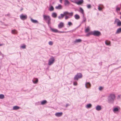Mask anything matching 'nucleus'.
I'll return each instance as SVG.
<instances>
[{
    "label": "nucleus",
    "mask_w": 121,
    "mask_h": 121,
    "mask_svg": "<svg viewBox=\"0 0 121 121\" xmlns=\"http://www.w3.org/2000/svg\"><path fill=\"white\" fill-rule=\"evenodd\" d=\"M115 98V94L112 93L110 94L108 98V103L110 104L113 103Z\"/></svg>",
    "instance_id": "nucleus-1"
},
{
    "label": "nucleus",
    "mask_w": 121,
    "mask_h": 121,
    "mask_svg": "<svg viewBox=\"0 0 121 121\" xmlns=\"http://www.w3.org/2000/svg\"><path fill=\"white\" fill-rule=\"evenodd\" d=\"M91 34L96 36H99L101 35L100 32L98 31L94 30L91 33Z\"/></svg>",
    "instance_id": "nucleus-2"
},
{
    "label": "nucleus",
    "mask_w": 121,
    "mask_h": 121,
    "mask_svg": "<svg viewBox=\"0 0 121 121\" xmlns=\"http://www.w3.org/2000/svg\"><path fill=\"white\" fill-rule=\"evenodd\" d=\"M55 60V59L53 57L51 58L48 60V64L49 65H50L52 64Z\"/></svg>",
    "instance_id": "nucleus-3"
},
{
    "label": "nucleus",
    "mask_w": 121,
    "mask_h": 121,
    "mask_svg": "<svg viewBox=\"0 0 121 121\" xmlns=\"http://www.w3.org/2000/svg\"><path fill=\"white\" fill-rule=\"evenodd\" d=\"M43 17L44 20L46 21V22L51 19L50 17L48 15H43Z\"/></svg>",
    "instance_id": "nucleus-4"
},
{
    "label": "nucleus",
    "mask_w": 121,
    "mask_h": 121,
    "mask_svg": "<svg viewBox=\"0 0 121 121\" xmlns=\"http://www.w3.org/2000/svg\"><path fill=\"white\" fill-rule=\"evenodd\" d=\"M117 22V26H121V22L118 19H115L114 22V23Z\"/></svg>",
    "instance_id": "nucleus-5"
},
{
    "label": "nucleus",
    "mask_w": 121,
    "mask_h": 121,
    "mask_svg": "<svg viewBox=\"0 0 121 121\" xmlns=\"http://www.w3.org/2000/svg\"><path fill=\"white\" fill-rule=\"evenodd\" d=\"M20 19L23 20L26 19L27 18V16L26 15H24L22 14L20 15Z\"/></svg>",
    "instance_id": "nucleus-6"
},
{
    "label": "nucleus",
    "mask_w": 121,
    "mask_h": 121,
    "mask_svg": "<svg viewBox=\"0 0 121 121\" xmlns=\"http://www.w3.org/2000/svg\"><path fill=\"white\" fill-rule=\"evenodd\" d=\"M83 2V0H76V4L78 5H80L82 4Z\"/></svg>",
    "instance_id": "nucleus-7"
},
{
    "label": "nucleus",
    "mask_w": 121,
    "mask_h": 121,
    "mask_svg": "<svg viewBox=\"0 0 121 121\" xmlns=\"http://www.w3.org/2000/svg\"><path fill=\"white\" fill-rule=\"evenodd\" d=\"M58 27L59 29H61L63 27H64V23L62 22H61L58 25Z\"/></svg>",
    "instance_id": "nucleus-8"
},
{
    "label": "nucleus",
    "mask_w": 121,
    "mask_h": 121,
    "mask_svg": "<svg viewBox=\"0 0 121 121\" xmlns=\"http://www.w3.org/2000/svg\"><path fill=\"white\" fill-rule=\"evenodd\" d=\"M70 4V2L68 0H65L64 4L65 6H68Z\"/></svg>",
    "instance_id": "nucleus-9"
},
{
    "label": "nucleus",
    "mask_w": 121,
    "mask_h": 121,
    "mask_svg": "<svg viewBox=\"0 0 121 121\" xmlns=\"http://www.w3.org/2000/svg\"><path fill=\"white\" fill-rule=\"evenodd\" d=\"M33 83L34 84H37L38 81V78H34L32 80Z\"/></svg>",
    "instance_id": "nucleus-10"
},
{
    "label": "nucleus",
    "mask_w": 121,
    "mask_h": 121,
    "mask_svg": "<svg viewBox=\"0 0 121 121\" xmlns=\"http://www.w3.org/2000/svg\"><path fill=\"white\" fill-rule=\"evenodd\" d=\"M62 112H57L55 114V115L57 117H60L62 115Z\"/></svg>",
    "instance_id": "nucleus-11"
},
{
    "label": "nucleus",
    "mask_w": 121,
    "mask_h": 121,
    "mask_svg": "<svg viewBox=\"0 0 121 121\" xmlns=\"http://www.w3.org/2000/svg\"><path fill=\"white\" fill-rule=\"evenodd\" d=\"M86 87L87 88H89L91 86V84L89 82H86L85 84Z\"/></svg>",
    "instance_id": "nucleus-12"
},
{
    "label": "nucleus",
    "mask_w": 121,
    "mask_h": 121,
    "mask_svg": "<svg viewBox=\"0 0 121 121\" xmlns=\"http://www.w3.org/2000/svg\"><path fill=\"white\" fill-rule=\"evenodd\" d=\"M103 5L102 4H100L98 6V9L99 11L102 10L103 8Z\"/></svg>",
    "instance_id": "nucleus-13"
},
{
    "label": "nucleus",
    "mask_w": 121,
    "mask_h": 121,
    "mask_svg": "<svg viewBox=\"0 0 121 121\" xmlns=\"http://www.w3.org/2000/svg\"><path fill=\"white\" fill-rule=\"evenodd\" d=\"M50 28L52 31L53 32L55 33H57V32H58V30L57 29L52 28L50 26Z\"/></svg>",
    "instance_id": "nucleus-14"
},
{
    "label": "nucleus",
    "mask_w": 121,
    "mask_h": 121,
    "mask_svg": "<svg viewBox=\"0 0 121 121\" xmlns=\"http://www.w3.org/2000/svg\"><path fill=\"white\" fill-rule=\"evenodd\" d=\"M105 44L107 45L111 46V42L108 40H106L105 42Z\"/></svg>",
    "instance_id": "nucleus-15"
},
{
    "label": "nucleus",
    "mask_w": 121,
    "mask_h": 121,
    "mask_svg": "<svg viewBox=\"0 0 121 121\" xmlns=\"http://www.w3.org/2000/svg\"><path fill=\"white\" fill-rule=\"evenodd\" d=\"M78 11L80 13H81L82 14H83L84 13V11L83 9L81 7H80L79 8V10Z\"/></svg>",
    "instance_id": "nucleus-16"
},
{
    "label": "nucleus",
    "mask_w": 121,
    "mask_h": 121,
    "mask_svg": "<svg viewBox=\"0 0 121 121\" xmlns=\"http://www.w3.org/2000/svg\"><path fill=\"white\" fill-rule=\"evenodd\" d=\"M101 108L100 105H97L96 107V109L97 111H99L101 110Z\"/></svg>",
    "instance_id": "nucleus-17"
},
{
    "label": "nucleus",
    "mask_w": 121,
    "mask_h": 121,
    "mask_svg": "<svg viewBox=\"0 0 121 121\" xmlns=\"http://www.w3.org/2000/svg\"><path fill=\"white\" fill-rule=\"evenodd\" d=\"M55 8L56 9H60L62 8V7L61 5L60 4L58 6H56L55 7Z\"/></svg>",
    "instance_id": "nucleus-18"
},
{
    "label": "nucleus",
    "mask_w": 121,
    "mask_h": 121,
    "mask_svg": "<svg viewBox=\"0 0 121 121\" xmlns=\"http://www.w3.org/2000/svg\"><path fill=\"white\" fill-rule=\"evenodd\" d=\"M121 33V28L118 29L115 33L116 34H119Z\"/></svg>",
    "instance_id": "nucleus-19"
},
{
    "label": "nucleus",
    "mask_w": 121,
    "mask_h": 121,
    "mask_svg": "<svg viewBox=\"0 0 121 121\" xmlns=\"http://www.w3.org/2000/svg\"><path fill=\"white\" fill-rule=\"evenodd\" d=\"M82 76H75L74 79L75 80H78L79 78H82Z\"/></svg>",
    "instance_id": "nucleus-20"
},
{
    "label": "nucleus",
    "mask_w": 121,
    "mask_h": 121,
    "mask_svg": "<svg viewBox=\"0 0 121 121\" xmlns=\"http://www.w3.org/2000/svg\"><path fill=\"white\" fill-rule=\"evenodd\" d=\"M20 108V107L17 106H14L13 108V110H17V109H19Z\"/></svg>",
    "instance_id": "nucleus-21"
},
{
    "label": "nucleus",
    "mask_w": 121,
    "mask_h": 121,
    "mask_svg": "<svg viewBox=\"0 0 121 121\" xmlns=\"http://www.w3.org/2000/svg\"><path fill=\"white\" fill-rule=\"evenodd\" d=\"M30 20L31 22L34 23H38V22L36 20H35L33 19L32 18H30Z\"/></svg>",
    "instance_id": "nucleus-22"
},
{
    "label": "nucleus",
    "mask_w": 121,
    "mask_h": 121,
    "mask_svg": "<svg viewBox=\"0 0 121 121\" xmlns=\"http://www.w3.org/2000/svg\"><path fill=\"white\" fill-rule=\"evenodd\" d=\"M47 103V102L46 100H44L41 101V105H43Z\"/></svg>",
    "instance_id": "nucleus-23"
},
{
    "label": "nucleus",
    "mask_w": 121,
    "mask_h": 121,
    "mask_svg": "<svg viewBox=\"0 0 121 121\" xmlns=\"http://www.w3.org/2000/svg\"><path fill=\"white\" fill-rule=\"evenodd\" d=\"M74 17L75 19L76 20H78L80 18V17L79 15L77 14H76L75 15Z\"/></svg>",
    "instance_id": "nucleus-24"
},
{
    "label": "nucleus",
    "mask_w": 121,
    "mask_h": 121,
    "mask_svg": "<svg viewBox=\"0 0 121 121\" xmlns=\"http://www.w3.org/2000/svg\"><path fill=\"white\" fill-rule=\"evenodd\" d=\"M82 41V40L80 39H77L74 41L75 43H80Z\"/></svg>",
    "instance_id": "nucleus-25"
},
{
    "label": "nucleus",
    "mask_w": 121,
    "mask_h": 121,
    "mask_svg": "<svg viewBox=\"0 0 121 121\" xmlns=\"http://www.w3.org/2000/svg\"><path fill=\"white\" fill-rule=\"evenodd\" d=\"M17 31L15 30H12L11 31V33L13 34H17Z\"/></svg>",
    "instance_id": "nucleus-26"
},
{
    "label": "nucleus",
    "mask_w": 121,
    "mask_h": 121,
    "mask_svg": "<svg viewBox=\"0 0 121 121\" xmlns=\"http://www.w3.org/2000/svg\"><path fill=\"white\" fill-rule=\"evenodd\" d=\"M52 16L53 17L56 18L57 16V14L56 13L54 12L52 13Z\"/></svg>",
    "instance_id": "nucleus-27"
},
{
    "label": "nucleus",
    "mask_w": 121,
    "mask_h": 121,
    "mask_svg": "<svg viewBox=\"0 0 121 121\" xmlns=\"http://www.w3.org/2000/svg\"><path fill=\"white\" fill-rule=\"evenodd\" d=\"M92 107V105L91 104H87L86 106V108H91Z\"/></svg>",
    "instance_id": "nucleus-28"
},
{
    "label": "nucleus",
    "mask_w": 121,
    "mask_h": 121,
    "mask_svg": "<svg viewBox=\"0 0 121 121\" xmlns=\"http://www.w3.org/2000/svg\"><path fill=\"white\" fill-rule=\"evenodd\" d=\"M64 15L63 14H60V16H59L58 17L59 19H61V18H63Z\"/></svg>",
    "instance_id": "nucleus-29"
},
{
    "label": "nucleus",
    "mask_w": 121,
    "mask_h": 121,
    "mask_svg": "<svg viewBox=\"0 0 121 121\" xmlns=\"http://www.w3.org/2000/svg\"><path fill=\"white\" fill-rule=\"evenodd\" d=\"M26 45L24 44H23L20 47V48L22 49H25L26 48Z\"/></svg>",
    "instance_id": "nucleus-30"
},
{
    "label": "nucleus",
    "mask_w": 121,
    "mask_h": 121,
    "mask_svg": "<svg viewBox=\"0 0 121 121\" xmlns=\"http://www.w3.org/2000/svg\"><path fill=\"white\" fill-rule=\"evenodd\" d=\"M73 23L71 22H68V25L69 26H67L68 27H69L70 26H72L73 25Z\"/></svg>",
    "instance_id": "nucleus-31"
},
{
    "label": "nucleus",
    "mask_w": 121,
    "mask_h": 121,
    "mask_svg": "<svg viewBox=\"0 0 121 121\" xmlns=\"http://www.w3.org/2000/svg\"><path fill=\"white\" fill-rule=\"evenodd\" d=\"M54 8L52 6H51L50 7V8L49 9V10L50 11H52L54 10Z\"/></svg>",
    "instance_id": "nucleus-32"
},
{
    "label": "nucleus",
    "mask_w": 121,
    "mask_h": 121,
    "mask_svg": "<svg viewBox=\"0 0 121 121\" xmlns=\"http://www.w3.org/2000/svg\"><path fill=\"white\" fill-rule=\"evenodd\" d=\"M118 110L119 109L117 108H115L113 109V111L114 112H116L118 111Z\"/></svg>",
    "instance_id": "nucleus-33"
},
{
    "label": "nucleus",
    "mask_w": 121,
    "mask_h": 121,
    "mask_svg": "<svg viewBox=\"0 0 121 121\" xmlns=\"http://www.w3.org/2000/svg\"><path fill=\"white\" fill-rule=\"evenodd\" d=\"M51 19H50V20L47 22H46L48 24V26H49L51 24Z\"/></svg>",
    "instance_id": "nucleus-34"
},
{
    "label": "nucleus",
    "mask_w": 121,
    "mask_h": 121,
    "mask_svg": "<svg viewBox=\"0 0 121 121\" xmlns=\"http://www.w3.org/2000/svg\"><path fill=\"white\" fill-rule=\"evenodd\" d=\"M4 98V95L3 94L0 95V99H3Z\"/></svg>",
    "instance_id": "nucleus-35"
},
{
    "label": "nucleus",
    "mask_w": 121,
    "mask_h": 121,
    "mask_svg": "<svg viewBox=\"0 0 121 121\" xmlns=\"http://www.w3.org/2000/svg\"><path fill=\"white\" fill-rule=\"evenodd\" d=\"M73 12H71L70 13H69L68 15L69 16L71 17L73 15Z\"/></svg>",
    "instance_id": "nucleus-36"
},
{
    "label": "nucleus",
    "mask_w": 121,
    "mask_h": 121,
    "mask_svg": "<svg viewBox=\"0 0 121 121\" xmlns=\"http://www.w3.org/2000/svg\"><path fill=\"white\" fill-rule=\"evenodd\" d=\"M48 44L49 45H53V43L52 41H50L48 42Z\"/></svg>",
    "instance_id": "nucleus-37"
},
{
    "label": "nucleus",
    "mask_w": 121,
    "mask_h": 121,
    "mask_svg": "<svg viewBox=\"0 0 121 121\" xmlns=\"http://www.w3.org/2000/svg\"><path fill=\"white\" fill-rule=\"evenodd\" d=\"M69 13V12H68L66 11L64 12V13L63 14L64 15H67L68 14V13Z\"/></svg>",
    "instance_id": "nucleus-38"
},
{
    "label": "nucleus",
    "mask_w": 121,
    "mask_h": 121,
    "mask_svg": "<svg viewBox=\"0 0 121 121\" xmlns=\"http://www.w3.org/2000/svg\"><path fill=\"white\" fill-rule=\"evenodd\" d=\"M116 10L117 11H119L120 10V8L118 7L117 6Z\"/></svg>",
    "instance_id": "nucleus-39"
},
{
    "label": "nucleus",
    "mask_w": 121,
    "mask_h": 121,
    "mask_svg": "<svg viewBox=\"0 0 121 121\" xmlns=\"http://www.w3.org/2000/svg\"><path fill=\"white\" fill-rule=\"evenodd\" d=\"M86 18H83V20L82 22H85L86 21Z\"/></svg>",
    "instance_id": "nucleus-40"
},
{
    "label": "nucleus",
    "mask_w": 121,
    "mask_h": 121,
    "mask_svg": "<svg viewBox=\"0 0 121 121\" xmlns=\"http://www.w3.org/2000/svg\"><path fill=\"white\" fill-rule=\"evenodd\" d=\"M75 76H82V74L80 73H78Z\"/></svg>",
    "instance_id": "nucleus-41"
},
{
    "label": "nucleus",
    "mask_w": 121,
    "mask_h": 121,
    "mask_svg": "<svg viewBox=\"0 0 121 121\" xmlns=\"http://www.w3.org/2000/svg\"><path fill=\"white\" fill-rule=\"evenodd\" d=\"M87 7L88 9L90 8L91 7V5L90 4H88L87 6Z\"/></svg>",
    "instance_id": "nucleus-42"
},
{
    "label": "nucleus",
    "mask_w": 121,
    "mask_h": 121,
    "mask_svg": "<svg viewBox=\"0 0 121 121\" xmlns=\"http://www.w3.org/2000/svg\"><path fill=\"white\" fill-rule=\"evenodd\" d=\"M103 89V87L102 86H100L99 88V91L102 90Z\"/></svg>",
    "instance_id": "nucleus-43"
},
{
    "label": "nucleus",
    "mask_w": 121,
    "mask_h": 121,
    "mask_svg": "<svg viewBox=\"0 0 121 121\" xmlns=\"http://www.w3.org/2000/svg\"><path fill=\"white\" fill-rule=\"evenodd\" d=\"M89 29L88 28H87L85 29V32H87L89 31Z\"/></svg>",
    "instance_id": "nucleus-44"
},
{
    "label": "nucleus",
    "mask_w": 121,
    "mask_h": 121,
    "mask_svg": "<svg viewBox=\"0 0 121 121\" xmlns=\"http://www.w3.org/2000/svg\"><path fill=\"white\" fill-rule=\"evenodd\" d=\"M73 84L74 86H76L77 85V83L76 82H74L73 83Z\"/></svg>",
    "instance_id": "nucleus-45"
},
{
    "label": "nucleus",
    "mask_w": 121,
    "mask_h": 121,
    "mask_svg": "<svg viewBox=\"0 0 121 121\" xmlns=\"http://www.w3.org/2000/svg\"><path fill=\"white\" fill-rule=\"evenodd\" d=\"M69 18L70 17L69 16H66L65 17V19L66 20Z\"/></svg>",
    "instance_id": "nucleus-46"
},
{
    "label": "nucleus",
    "mask_w": 121,
    "mask_h": 121,
    "mask_svg": "<svg viewBox=\"0 0 121 121\" xmlns=\"http://www.w3.org/2000/svg\"><path fill=\"white\" fill-rule=\"evenodd\" d=\"M76 0H71V1L72 2L76 4Z\"/></svg>",
    "instance_id": "nucleus-47"
},
{
    "label": "nucleus",
    "mask_w": 121,
    "mask_h": 121,
    "mask_svg": "<svg viewBox=\"0 0 121 121\" xmlns=\"http://www.w3.org/2000/svg\"><path fill=\"white\" fill-rule=\"evenodd\" d=\"M64 32H63V31H59L58 30V32H57V33H63Z\"/></svg>",
    "instance_id": "nucleus-48"
},
{
    "label": "nucleus",
    "mask_w": 121,
    "mask_h": 121,
    "mask_svg": "<svg viewBox=\"0 0 121 121\" xmlns=\"http://www.w3.org/2000/svg\"><path fill=\"white\" fill-rule=\"evenodd\" d=\"M121 96V95H118V97H117V99H119L120 98V97Z\"/></svg>",
    "instance_id": "nucleus-49"
},
{
    "label": "nucleus",
    "mask_w": 121,
    "mask_h": 121,
    "mask_svg": "<svg viewBox=\"0 0 121 121\" xmlns=\"http://www.w3.org/2000/svg\"><path fill=\"white\" fill-rule=\"evenodd\" d=\"M70 105L69 104H66V105H65V107H67L68 106H69Z\"/></svg>",
    "instance_id": "nucleus-50"
},
{
    "label": "nucleus",
    "mask_w": 121,
    "mask_h": 121,
    "mask_svg": "<svg viewBox=\"0 0 121 121\" xmlns=\"http://www.w3.org/2000/svg\"><path fill=\"white\" fill-rule=\"evenodd\" d=\"M82 15L83 16H82V18H86L84 16V13L83 14H82Z\"/></svg>",
    "instance_id": "nucleus-51"
},
{
    "label": "nucleus",
    "mask_w": 121,
    "mask_h": 121,
    "mask_svg": "<svg viewBox=\"0 0 121 121\" xmlns=\"http://www.w3.org/2000/svg\"><path fill=\"white\" fill-rule=\"evenodd\" d=\"M90 34H91V33H88L86 35V36H88Z\"/></svg>",
    "instance_id": "nucleus-52"
},
{
    "label": "nucleus",
    "mask_w": 121,
    "mask_h": 121,
    "mask_svg": "<svg viewBox=\"0 0 121 121\" xmlns=\"http://www.w3.org/2000/svg\"><path fill=\"white\" fill-rule=\"evenodd\" d=\"M4 45V44H0V46H1Z\"/></svg>",
    "instance_id": "nucleus-53"
},
{
    "label": "nucleus",
    "mask_w": 121,
    "mask_h": 121,
    "mask_svg": "<svg viewBox=\"0 0 121 121\" xmlns=\"http://www.w3.org/2000/svg\"><path fill=\"white\" fill-rule=\"evenodd\" d=\"M62 0H60V3H62Z\"/></svg>",
    "instance_id": "nucleus-54"
},
{
    "label": "nucleus",
    "mask_w": 121,
    "mask_h": 121,
    "mask_svg": "<svg viewBox=\"0 0 121 121\" xmlns=\"http://www.w3.org/2000/svg\"><path fill=\"white\" fill-rule=\"evenodd\" d=\"M120 14H121V12H120Z\"/></svg>",
    "instance_id": "nucleus-55"
},
{
    "label": "nucleus",
    "mask_w": 121,
    "mask_h": 121,
    "mask_svg": "<svg viewBox=\"0 0 121 121\" xmlns=\"http://www.w3.org/2000/svg\"><path fill=\"white\" fill-rule=\"evenodd\" d=\"M120 18L121 19V16L120 17Z\"/></svg>",
    "instance_id": "nucleus-56"
}]
</instances>
